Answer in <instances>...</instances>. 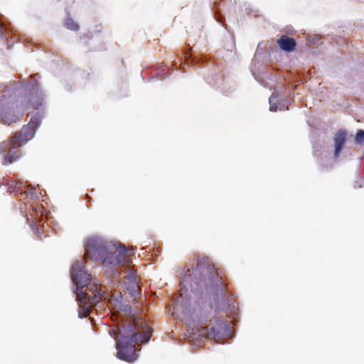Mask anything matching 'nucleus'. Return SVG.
Segmentation results:
<instances>
[{
	"instance_id": "nucleus-1",
	"label": "nucleus",
	"mask_w": 364,
	"mask_h": 364,
	"mask_svg": "<svg viewBox=\"0 0 364 364\" xmlns=\"http://www.w3.org/2000/svg\"><path fill=\"white\" fill-rule=\"evenodd\" d=\"M181 284L186 291H200L204 289L211 291L218 309H228L234 300L228 279L215 268L208 257H198L196 266L188 267L183 275Z\"/></svg>"
},
{
	"instance_id": "nucleus-2",
	"label": "nucleus",
	"mask_w": 364,
	"mask_h": 364,
	"mask_svg": "<svg viewBox=\"0 0 364 364\" xmlns=\"http://www.w3.org/2000/svg\"><path fill=\"white\" fill-rule=\"evenodd\" d=\"M109 335L117 338V357L128 363H133L138 358L135 344L146 343L151 337L152 329L141 319L127 321L117 329L109 328Z\"/></svg>"
},
{
	"instance_id": "nucleus-3",
	"label": "nucleus",
	"mask_w": 364,
	"mask_h": 364,
	"mask_svg": "<svg viewBox=\"0 0 364 364\" xmlns=\"http://www.w3.org/2000/svg\"><path fill=\"white\" fill-rule=\"evenodd\" d=\"M71 274L72 279L77 286L76 295L80 308L79 316L86 317L90 314L94 304L100 301L98 296L100 294V287L97 283V281L95 279L91 289L92 295L83 291L82 288L90 284L91 279L90 275L85 270L82 262H77L73 265Z\"/></svg>"
},
{
	"instance_id": "nucleus-4",
	"label": "nucleus",
	"mask_w": 364,
	"mask_h": 364,
	"mask_svg": "<svg viewBox=\"0 0 364 364\" xmlns=\"http://www.w3.org/2000/svg\"><path fill=\"white\" fill-rule=\"evenodd\" d=\"M34 82H28L17 90L15 100L16 108L23 112L27 110L37 109L42 105V97L36 86V75L32 77Z\"/></svg>"
},
{
	"instance_id": "nucleus-5",
	"label": "nucleus",
	"mask_w": 364,
	"mask_h": 364,
	"mask_svg": "<svg viewBox=\"0 0 364 364\" xmlns=\"http://www.w3.org/2000/svg\"><path fill=\"white\" fill-rule=\"evenodd\" d=\"M114 249V244L101 237H90L87 241L85 257L90 260H101L109 250Z\"/></svg>"
},
{
	"instance_id": "nucleus-6",
	"label": "nucleus",
	"mask_w": 364,
	"mask_h": 364,
	"mask_svg": "<svg viewBox=\"0 0 364 364\" xmlns=\"http://www.w3.org/2000/svg\"><path fill=\"white\" fill-rule=\"evenodd\" d=\"M126 253H127V251L124 244H114V249L109 250L106 252L102 258V264L107 267H116L121 264L130 267L132 260L125 258Z\"/></svg>"
},
{
	"instance_id": "nucleus-7",
	"label": "nucleus",
	"mask_w": 364,
	"mask_h": 364,
	"mask_svg": "<svg viewBox=\"0 0 364 364\" xmlns=\"http://www.w3.org/2000/svg\"><path fill=\"white\" fill-rule=\"evenodd\" d=\"M40 124V121L38 117L32 118L27 125H24L18 134H16L11 140V145L21 146L30 139H31L35 134L36 129Z\"/></svg>"
},
{
	"instance_id": "nucleus-8",
	"label": "nucleus",
	"mask_w": 364,
	"mask_h": 364,
	"mask_svg": "<svg viewBox=\"0 0 364 364\" xmlns=\"http://www.w3.org/2000/svg\"><path fill=\"white\" fill-rule=\"evenodd\" d=\"M228 327V324L223 320L217 319L216 326L204 327L200 330V335L207 338H213L215 341H219L225 329Z\"/></svg>"
},
{
	"instance_id": "nucleus-9",
	"label": "nucleus",
	"mask_w": 364,
	"mask_h": 364,
	"mask_svg": "<svg viewBox=\"0 0 364 364\" xmlns=\"http://www.w3.org/2000/svg\"><path fill=\"white\" fill-rule=\"evenodd\" d=\"M347 132L344 129H339L334 135L333 141L335 146L334 157H339L341 152L346 144Z\"/></svg>"
},
{
	"instance_id": "nucleus-10",
	"label": "nucleus",
	"mask_w": 364,
	"mask_h": 364,
	"mask_svg": "<svg viewBox=\"0 0 364 364\" xmlns=\"http://www.w3.org/2000/svg\"><path fill=\"white\" fill-rule=\"evenodd\" d=\"M277 43L279 48L286 52H291L295 50L296 43L293 38L288 37L286 35H282L279 39L277 40Z\"/></svg>"
},
{
	"instance_id": "nucleus-11",
	"label": "nucleus",
	"mask_w": 364,
	"mask_h": 364,
	"mask_svg": "<svg viewBox=\"0 0 364 364\" xmlns=\"http://www.w3.org/2000/svg\"><path fill=\"white\" fill-rule=\"evenodd\" d=\"M13 147L11 148L7 153L6 156L4 157V161L3 163L4 165H9L16 161L20 157V153L17 148L19 146L12 145Z\"/></svg>"
},
{
	"instance_id": "nucleus-12",
	"label": "nucleus",
	"mask_w": 364,
	"mask_h": 364,
	"mask_svg": "<svg viewBox=\"0 0 364 364\" xmlns=\"http://www.w3.org/2000/svg\"><path fill=\"white\" fill-rule=\"evenodd\" d=\"M1 120L5 124H11L16 122L18 119V116L11 114L8 112H4L1 114Z\"/></svg>"
},
{
	"instance_id": "nucleus-13",
	"label": "nucleus",
	"mask_w": 364,
	"mask_h": 364,
	"mask_svg": "<svg viewBox=\"0 0 364 364\" xmlns=\"http://www.w3.org/2000/svg\"><path fill=\"white\" fill-rule=\"evenodd\" d=\"M65 26L71 31H77L79 30L80 26L77 23H76L72 18L68 17L66 18L65 23Z\"/></svg>"
},
{
	"instance_id": "nucleus-14",
	"label": "nucleus",
	"mask_w": 364,
	"mask_h": 364,
	"mask_svg": "<svg viewBox=\"0 0 364 364\" xmlns=\"http://www.w3.org/2000/svg\"><path fill=\"white\" fill-rule=\"evenodd\" d=\"M355 143L358 144H362L364 143V131L358 130L355 137Z\"/></svg>"
},
{
	"instance_id": "nucleus-15",
	"label": "nucleus",
	"mask_w": 364,
	"mask_h": 364,
	"mask_svg": "<svg viewBox=\"0 0 364 364\" xmlns=\"http://www.w3.org/2000/svg\"><path fill=\"white\" fill-rule=\"evenodd\" d=\"M127 289L130 291L132 296H134L139 290V287L136 282H134L130 287H128Z\"/></svg>"
},
{
	"instance_id": "nucleus-16",
	"label": "nucleus",
	"mask_w": 364,
	"mask_h": 364,
	"mask_svg": "<svg viewBox=\"0 0 364 364\" xmlns=\"http://www.w3.org/2000/svg\"><path fill=\"white\" fill-rule=\"evenodd\" d=\"M276 99L273 95L269 97L270 110L272 112L277 111V106L274 103V100Z\"/></svg>"
},
{
	"instance_id": "nucleus-17",
	"label": "nucleus",
	"mask_w": 364,
	"mask_h": 364,
	"mask_svg": "<svg viewBox=\"0 0 364 364\" xmlns=\"http://www.w3.org/2000/svg\"><path fill=\"white\" fill-rule=\"evenodd\" d=\"M127 253L125 255L126 259H129L131 260V257L134 255V250L133 248H130L129 250L127 249Z\"/></svg>"
},
{
	"instance_id": "nucleus-18",
	"label": "nucleus",
	"mask_w": 364,
	"mask_h": 364,
	"mask_svg": "<svg viewBox=\"0 0 364 364\" xmlns=\"http://www.w3.org/2000/svg\"><path fill=\"white\" fill-rule=\"evenodd\" d=\"M132 278L134 279V282H135L136 279V277H135V276H134V273H133V272H131V273L129 274V279H132Z\"/></svg>"
}]
</instances>
